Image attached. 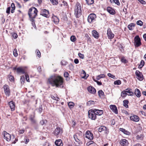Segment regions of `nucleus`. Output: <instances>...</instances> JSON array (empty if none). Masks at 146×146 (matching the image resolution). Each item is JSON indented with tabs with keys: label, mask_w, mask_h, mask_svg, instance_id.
<instances>
[{
	"label": "nucleus",
	"mask_w": 146,
	"mask_h": 146,
	"mask_svg": "<svg viewBox=\"0 0 146 146\" xmlns=\"http://www.w3.org/2000/svg\"><path fill=\"white\" fill-rule=\"evenodd\" d=\"M135 94L136 96L138 98H139L141 96V93L139 90L136 89L135 90Z\"/></svg>",
	"instance_id": "obj_28"
},
{
	"label": "nucleus",
	"mask_w": 146,
	"mask_h": 146,
	"mask_svg": "<svg viewBox=\"0 0 146 146\" xmlns=\"http://www.w3.org/2000/svg\"><path fill=\"white\" fill-rule=\"evenodd\" d=\"M121 61L122 62L124 63L126 62V60L124 57H122L121 59Z\"/></svg>",
	"instance_id": "obj_52"
},
{
	"label": "nucleus",
	"mask_w": 146,
	"mask_h": 146,
	"mask_svg": "<svg viewBox=\"0 0 146 146\" xmlns=\"http://www.w3.org/2000/svg\"><path fill=\"white\" fill-rule=\"evenodd\" d=\"M145 62L143 60H142L141 62V63L139 66V67L140 68H142Z\"/></svg>",
	"instance_id": "obj_44"
},
{
	"label": "nucleus",
	"mask_w": 146,
	"mask_h": 146,
	"mask_svg": "<svg viewBox=\"0 0 146 146\" xmlns=\"http://www.w3.org/2000/svg\"><path fill=\"white\" fill-rule=\"evenodd\" d=\"M62 133V129L60 127H56L53 132V133L57 135Z\"/></svg>",
	"instance_id": "obj_13"
},
{
	"label": "nucleus",
	"mask_w": 146,
	"mask_h": 146,
	"mask_svg": "<svg viewBox=\"0 0 146 146\" xmlns=\"http://www.w3.org/2000/svg\"><path fill=\"white\" fill-rule=\"evenodd\" d=\"M40 14L47 18L49 16L48 11L46 9L42 10Z\"/></svg>",
	"instance_id": "obj_17"
},
{
	"label": "nucleus",
	"mask_w": 146,
	"mask_h": 146,
	"mask_svg": "<svg viewBox=\"0 0 146 146\" xmlns=\"http://www.w3.org/2000/svg\"><path fill=\"white\" fill-rule=\"evenodd\" d=\"M13 54L14 55L15 57H17L18 56V53H17V50L16 49H14L13 50Z\"/></svg>",
	"instance_id": "obj_48"
},
{
	"label": "nucleus",
	"mask_w": 146,
	"mask_h": 146,
	"mask_svg": "<svg viewBox=\"0 0 146 146\" xmlns=\"http://www.w3.org/2000/svg\"><path fill=\"white\" fill-rule=\"evenodd\" d=\"M70 39L71 40L72 42H75L76 40V38L75 36L73 35L71 36Z\"/></svg>",
	"instance_id": "obj_47"
},
{
	"label": "nucleus",
	"mask_w": 146,
	"mask_h": 146,
	"mask_svg": "<svg viewBox=\"0 0 146 146\" xmlns=\"http://www.w3.org/2000/svg\"><path fill=\"white\" fill-rule=\"evenodd\" d=\"M74 62L76 64H77L79 62V60L77 59H75L74 60Z\"/></svg>",
	"instance_id": "obj_62"
},
{
	"label": "nucleus",
	"mask_w": 146,
	"mask_h": 146,
	"mask_svg": "<svg viewBox=\"0 0 146 146\" xmlns=\"http://www.w3.org/2000/svg\"><path fill=\"white\" fill-rule=\"evenodd\" d=\"M107 35L109 39H112L114 37V35L111 31V29L110 28H108Z\"/></svg>",
	"instance_id": "obj_16"
},
{
	"label": "nucleus",
	"mask_w": 146,
	"mask_h": 146,
	"mask_svg": "<svg viewBox=\"0 0 146 146\" xmlns=\"http://www.w3.org/2000/svg\"><path fill=\"white\" fill-rule=\"evenodd\" d=\"M105 77V75L104 74H102L97 76L96 79L99 80L101 78H104Z\"/></svg>",
	"instance_id": "obj_31"
},
{
	"label": "nucleus",
	"mask_w": 146,
	"mask_h": 146,
	"mask_svg": "<svg viewBox=\"0 0 146 146\" xmlns=\"http://www.w3.org/2000/svg\"><path fill=\"white\" fill-rule=\"evenodd\" d=\"M69 74L67 72H65L64 74V76L66 78H67L68 77Z\"/></svg>",
	"instance_id": "obj_56"
},
{
	"label": "nucleus",
	"mask_w": 146,
	"mask_h": 146,
	"mask_svg": "<svg viewBox=\"0 0 146 146\" xmlns=\"http://www.w3.org/2000/svg\"><path fill=\"white\" fill-rule=\"evenodd\" d=\"M25 79L26 81L28 82H29L30 80L29 79V75L26 73L25 74Z\"/></svg>",
	"instance_id": "obj_50"
},
{
	"label": "nucleus",
	"mask_w": 146,
	"mask_h": 146,
	"mask_svg": "<svg viewBox=\"0 0 146 146\" xmlns=\"http://www.w3.org/2000/svg\"><path fill=\"white\" fill-rule=\"evenodd\" d=\"M37 12L36 9L34 7H32L29 9L28 14L29 17L32 19V22L34 21L33 19L35 18L37 15Z\"/></svg>",
	"instance_id": "obj_2"
},
{
	"label": "nucleus",
	"mask_w": 146,
	"mask_h": 146,
	"mask_svg": "<svg viewBox=\"0 0 146 146\" xmlns=\"http://www.w3.org/2000/svg\"><path fill=\"white\" fill-rule=\"evenodd\" d=\"M110 108L112 111L116 114L118 113V111L116 106L114 105H111Z\"/></svg>",
	"instance_id": "obj_20"
},
{
	"label": "nucleus",
	"mask_w": 146,
	"mask_h": 146,
	"mask_svg": "<svg viewBox=\"0 0 146 146\" xmlns=\"http://www.w3.org/2000/svg\"><path fill=\"white\" fill-rule=\"evenodd\" d=\"M125 91L126 92V93H127V94L128 95H133V93L131 91V90L127 89H126Z\"/></svg>",
	"instance_id": "obj_30"
},
{
	"label": "nucleus",
	"mask_w": 146,
	"mask_h": 146,
	"mask_svg": "<svg viewBox=\"0 0 146 146\" xmlns=\"http://www.w3.org/2000/svg\"><path fill=\"white\" fill-rule=\"evenodd\" d=\"M10 107L12 111L14 110L15 109V104L14 102L12 101H11L9 103Z\"/></svg>",
	"instance_id": "obj_23"
},
{
	"label": "nucleus",
	"mask_w": 146,
	"mask_h": 146,
	"mask_svg": "<svg viewBox=\"0 0 146 146\" xmlns=\"http://www.w3.org/2000/svg\"><path fill=\"white\" fill-rule=\"evenodd\" d=\"M63 79L62 78L57 75H54L51 76L48 79V82L52 86L62 88L63 87Z\"/></svg>",
	"instance_id": "obj_1"
},
{
	"label": "nucleus",
	"mask_w": 146,
	"mask_h": 146,
	"mask_svg": "<svg viewBox=\"0 0 146 146\" xmlns=\"http://www.w3.org/2000/svg\"><path fill=\"white\" fill-rule=\"evenodd\" d=\"M95 104V102L93 101H89L87 103V106H90L92 105H94Z\"/></svg>",
	"instance_id": "obj_39"
},
{
	"label": "nucleus",
	"mask_w": 146,
	"mask_h": 146,
	"mask_svg": "<svg viewBox=\"0 0 146 146\" xmlns=\"http://www.w3.org/2000/svg\"><path fill=\"white\" fill-rule=\"evenodd\" d=\"M141 3L145 4V2L143 0H137Z\"/></svg>",
	"instance_id": "obj_59"
},
{
	"label": "nucleus",
	"mask_w": 146,
	"mask_h": 146,
	"mask_svg": "<svg viewBox=\"0 0 146 146\" xmlns=\"http://www.w3.org/2000/svg\"><path fill=\"white\" fill-rule=\"evenodd\" d=\"M46 123V121H44V120H42L40 122V124L42 125H43L44 124H45Z\"/></svg>",
	"instance_id": "obj_54"
},
{
	"label": "nucleus",
	"mask_w": 146,
	"mask_h": 146,
	"mask_svg": "<svg viewBox=\"0 0 146 146\" xmlns=\"http://www.w3.org/2000/svg\"><path fill=\"white\" fill-rule=\"evenodd\" d=\"M11 10V7H8L6 10V13L8 14L10 13Z\"/></svg>",
	"instance_id": "obj_60"
},
{
	"label": "nucleus",
	"mask_w": 146,
	"mask_h": 146,
	"mask_svg": "<svg viewBox=\"0 0 146 146\" xmlns=\"http://www.w3.org/2000/svg\"><path fill=\"white\" fill-rule=\"evenodd\" d=\"M86 1L88 5L92 4L94 2L93 0H86Z\"/></svg>",
	"instance_id": "obj_41"
},
{
	"label": "nucleus",
	"mask_w": 146,
	"mask_h": 146,
	"mask_svg": "<svg viewBox=\"0 0 146 146\" xmlns=\"http://www.w3.org/2000/svg\"><path fill=\"white\" fill-rule=\"evenodd\" d=\"M108 11L110 14L113 15L115 13V10L110 7H108L107 9Z\"/></svg>",
	"instance_id": "obj_26"
},
{
	"label": "nucleus",
	"mask_w": 146,
	"mask_h": 146,
	"mask_svg": "<svg viewBox=\"0 0 146 146\" xmlns=\"http://www.w3.org/2000/svg\"><path fill=\"white\" fill-rule=\"evenodd\" d=\"M135 45L136 47H138L141 44L140 42V39L138 36H137L134 38Z\"/></svg>",
	"instance_id": "obj_8"
},
{
	"label": "nucleus",
	"mask_w": 146,
	"mask_h": 146,
	"mask_svg": "<svg viewBox=\"0 0 146 146\" xmlns=\"http://www.w3.org/2000/svg\"><path fill=\"white\" fill-rule=\"evenodd\" d=\"M119 130L125 135H130L131 134V133L130 132L124 129L120 128L119 129Z\"/></svg>",
	"instance_id": "obj_25"
},
{
	"label": "nucleus",
	"mask_w": 146,
	"mask_h": 146,
	"mask_svg": "<svg viewBox=\"0 0 146 146\" xmlns=\"http://www.w3.org/2000/svg\"><path fill=\"white\" fill-rule=\"evenodd\" d=\"M25 131V129H21L19 130V132L20 134H23V133Z\"/></svg>",
	"instance_id": "obj_61"
},
{
	"label": "nucleus",
	"mask_w": 146,
	"mask_h": 146,
	"mask_svg": "<svg viewBox=\"0 0 146 146\" xmlns=\"http://www.w3.org/2000/svg\"><path fill=\"white\" fill-rule=\"evenodd\" d=\"M68 106L70 108H73L74 107V104L73 102H70L68 103Z\"/></svg>",
	"instance_id": "obj_37"
},
{
	"label": "nucleus",
	"mask_w": 146,
	"mask_h": 146,
	"mask_svg": "<svg viewBox=\"0 0 146 146\" xmlns=\"http://www.w3.org/2000/svg\"><path fill=\"white\" fill-rule=\"evenodd\" d=\"M3 88L5 95L6 96H9L10 94V91L9 86L7 85H5L3 86Z\"/></svg>",
	"instance_id": "obj_11"
},
{
	"label": "nucleus",
	"mask_w": 146,
	"mask_h": 146,
	"mask_svg": "<svg viewBox=\"0 0 146 146\" xmlns=\"http://www.w3.org/2000/svg\"><path fill=\"white\" fill-rule=\"evenodd\" d=\"M74 138L75 141L74 142V144L76 146H80L82 144V141L77 137V135H74Z\"/></svg>",
	"instance_id": "obj_6"
},
{
	"label": "nucleus",
	"mask_w": 146,
	"mask_h": 146,
	"mask_svg": "<svg viewBox=\"0 0 146 146\" xmlns=\"http://www.w3.org/2000/svg\"><path fill=\"white\" fill-rule=\"evenodd\" d=\"M98 131L100 132L104 131L106 133H107L109 132L108 130L104 126H102L100 127L99 128Z\"/></svg>",
	"instance_id": "obj_14"
},
{
	"label": "nucleus",
	"mask_w": 146,
	"mask_h": 146,
	"mask_svg": "<svg viewBox=\"0 0 146 146\" xmlns=\"http://www.w3.org/2000/svg\"><path fill=\"white\" fill-rule=\"evenodd\" d=\"M135 24L133 23H131L128 26V27L129 30H132L133 28L135 27Z\"/></svg>",
	"instance_id": "obj_32"
},
{
	"label": "nucleus",
	"mask_w": 146,
	"mask_h": 146,
	"mask_svg": "<svg viewBox=\"0 0 146 146\" xmlns=\"http://www.w3.org/2000/svg\"><path fill=\"white\" fill-rule=\"evenodd\" d=\"M29 139H25V144H27L29 141Z\"/></svg>",
	"instance_id": "obj_63"
},
{
	"label": "nucleus",
	"mask_w": 146,
	"mask_h": 146,
	"mask_svg": "<svg viewBox=\"0 0 146 146\" xmlns=\"http://www.w3.org/2000/svg\"><path fill=\"white\" fill-rule=\"evenodd\" d=\"M82 12L81 6L80 3L77 2L75 6L74 9V15L77 18L80 17L81 15Z\"/></svg>",
	"instance_id": "obj_3"
},
{
	"label": "nucleus",
	"mask_w": 146,
	"mask_h": 146,
	"mask_svg": "<svg viewBox=\"0 0 146 146\" xmlns=\"http://www.w3.org/2000/svg\"><path fill=\"white\" fill-rule=\"evenodd\" d=\"M25 81V79L24 76H22L20 78V82H21V84H23Z\"/></svg>",
	"instance_id": "obj_36"
},
{
	"label": "nucleus",
	"mask_w": 146,
	"mask_h": 146,
	"mask_svg": "<svg viewBox=\"0 0 146 146\" xmlns=\"http://www.w3.org/2000/svg\"><path fill=\"white\" fill-rule=\"evenodd\" d=\"M55 144L57 146H62L63 143L60 139L56 140L55 142Z\"/></svg>",
	"instance_id": "obj_27"
},
{
	"label": "nucleus",
	"mask_w": 146,
	"mask_h": 146,
	"mask_svg": "<svg viewBox=\"0 0 146 146\" xmlns=\"http://www.w3.org/2000/svg\"><path fill=\"white\" fill-rule=\"evenodd\" d=\"M53 21L56 24H58L59 21V19L56 16H54L52 17Z\"/></svg>",
	"instance_id": "obj_29"
},
{
	"label": "nucleus",
	"mask_w": 146,
	"mask_h": 146,
	"mask_svg": "<svg viewBox=\"0 0 146 146\" xmlns=\"http://www.w3.org/2000/svg\"><path fill=\"white\" fill-rule=\"evenodd\" d=\"M17 72L20 74H26L25 68L23 67H19L16 69Z\"/></svg>",
	"instance_id": "obj_9"
},
{
	"label": "nucleus",
	"mask_w": 146,
	"mask_h": 146,
	"mask_svg": "<svg viewBox=\"0 0 146 146\" xmlns=\"http://www.w3.org/2000/svg\"><path fill=\"white\" fill-rule=\"evenodd\" d=\"M114 84L115 85H119L121 84V82L120 80H117L114 81Z\"/></svg>",
	"instance_id": "obj_43"
},
{
	"label": "nucleus",
	"mask_w": 146,
	"mask_h": 146,
	"mask_svg": "<svg viewBox=\"0 0 146 146\" xmlns=\"http://www.w3.org/2000/svg\"><path fill=\"white\" fill-rule=\"evenodd\" d=\"M78 55L80 58L82 59H84V55L80 53L78 54Z\"/></svg>",
	"instance_id": "obj_53"
},
{
	"label": "nucleus",
	"mask_w": 146,
	"mask_h": 146,
	"mask_svg": "<svg viewBox=\"0 0 146 146\" xmlns=\"http://www.w3.org/2000/svg\"><path fill=\"white\" fill-rule=\"evenodd\" d=\"M12 36L15 39L18 36L17 34L16 33H14L13 34Z\"/></svg>",
	"instance_id": "obj_58"
},
{
	"label": "nucleus",
	"mask_w": 146,
	"mask_h": 146,
	"mask_svg": "<svg viewBox=\"0 0 146 146\" xmlns=\"http://www.w3.org/2000/svg\"><path fill=\"white\" fill-rule=\"evenodd\" d=\"M96 16L94 13L90 14L88 17V21L90 23H92L95 21Z\"/></svg>",
	"instance_id": "obj_5"
},
{
	"label": "nucleus",
	"mask_w": 146,
	"mask_h": 146,
	"mask_svg": "<svg viewBox=\"0 0 146 146\" xmlns=\"http://www.w3.org/2000/svg\"><path fill=\"white\" fill-rule=\"evenodd\" d=\"M119 143L121 146H128L129 144L128 141L125 139H121Z\"/></svg>",
	"instance_id": "obj_15"
},
{
	"label": "nucleus",
	"mask_w": 146,
	"mask_h": 146,
	"mask_svg": "<svg viewBox=\"0 0 146 146\" xmlns=\"http://www.w3.org/2000/svg\"><path fill=\"white\" fill-rule=\"evenodd\" d=\"M36 52L37 53V54L38 56L40 57V52L39 50H37L36 51Z\"/></svg>",
	"instance_id": "obj_57"
},
{
	"label": "nucleus",
	"mask_w": 146,
	"mask_h": 146,
	"mask_svg": "<svg viewBox=\"0 0 146 146\" xmlns=\"http://www.w3.org/2000/svg\"><path fill=\"white\" fill-rule=\"evenodd\" d=\"M88 117L92 120H94L96 118V113L94 111V110H90L88 111Z\"/></svg>",
	"instance_id": "obj_4"
},
{
	"label": "nucleus",
	"mask_w": 146,
	"mask_h": 146,
	"mask_svg": "<svg viewBox=\"0 0 146 146\" xmlns=\"http://www.w3.org/2000/svg\"><path fill=\"white\" fill-rule=\"evenodd\" d=\"M53 5H57L58 3L57 0H50Z\"/></svg>",
	"instance_id": "obj_45"
},
{
	"label": "nucleus",
	"mask_w": 146,
	"mask_h": 146,
	"mask_svg": "<svg viewBox=\"0 0 146 146\" xmlns=\"http://www.w3.org/2000/svg\"><path fill=\"white\" fill-rule=\"evenodd\" d=\"M130 119L131 120L135 122H138L139 119L138 116L135 115L130 116Z\"/></svg>",
	"instance_id": "obj_19"
},
{
	"label": "nucleus",
	"mask_w": 146,
	"mask_h": 146,
	"mask_svg": "<svg viewBox=\"0 0 146 146\" xmlns=\"http://www.w3.org/2000/svg\"><path fill=\"white\" fill-rule=\"evenodd\" d=\"M114 2L118 5H120V3L118 0H113Z\"/></svg>",
	"instance_id": "obj_55"
},
{
	"label": "nucleus",
	"mask_w": 146,
	"mask_h": 146,
	"mask_svg": "<svg viewBox=\"0 0 146 146\" xmlns=\"http://www.w3.org/2000/svg\"><path fill=\"white\" fill-rule=\"evenodd\" d=\"M63 5L64 6H66L67 5V3L65 1H63L62 2Z\"/></svg>",
	"instance_id": "obj_64"
},
{
	"label": "nucleus",
	"mask_w": 146,
	"mask_h": 146,
	"mask_svg": "<svg viewBox=\"0 0 146 146\" xmlns=\"http://www.w3.org/2000/svg\"><path fill=\"white\" fill-rule=\"evenodd\" d=\"M51 97L52 99L56 100L57 101H58L59 100H60V98L56 96H54L52 95L51 96Z\"/></svg>",
	"instance_id": "obj_40"
},
{
	"label": "nucleus",
	"mask_w": 146,
	"mask_h": 146,
	"mask_svg": "<svg viewBox=\"0 0 146 146\" xmlns=\"http://www.w3.org/2000/svg\"><path fill=\"white\" fill-rule=\"evenodd\" d=\"M137 24L140 26H142L143 25V23L141 20L138 21L137 22Z\"/></svg>",
	"instance_id": "obj_49"
},
{
	"label": "nucleus",
	"mask_w": 146,
	"mask_h": 146,
	"mask_svg": "<svg viewBox=\"0 0 146 146\" xmlns=\"http://www.w3.org/2000/svg\"><path fill=\"white\" fill-rule=\"evenodd\" d=\"M108 76L110 77H111V78H113V79H115V76L114 75H112V74H111V73H108Z\"/></svg>",
	"instance_id": "obj_51"
},
{
	"label": "nucleus",
	"mask_w": 146,
	"mask_h": 146,
	"mask_svg": "<svg viewBox=\"0 0 146 146\" xmlns=\"http://www.w3.org/2000/svg\"><path fill=\"white\" fill-rule=\"evenodd\" d=\"M143 138V136L142 135H137L136 136V138L137 140H142Z\"/></svg>",
	"instance_id": "obj_38"
},
{
	"label": "nucleus",
	"mask_w": 146,
	"mask_h": 146,
	"mask_svg": "<svg viewBox=\"0 0 146 146\" xmlns=\"http://www.w3.org/2000/svg\"><path fill=\"white\" fill-rule=\"evenodd\" d=\"M98 94L100 97H103L104 96V92L102 90H100L98 92Z\"/></svg>",
	"instance_id": "obj_34"
},
{
	"label": "nucleus",
	"mask_w": 146,
	"mask_h": 146,
	"mask_svg": "<svg viewBox=\"0 0 146 146\" xmlns=\"http://www.w3.org/2000/svg\"><path fill=\"white\" fill-rule=\"evenodd\" d=\"M88 91L90 93L94 94H95L96 91L95 88L93 87L90 86L87 88Z\"/></svg>",
	"instance_id": "obj_18"
},
{
	"label": "nucleus",
	"mask_w": 146,
	"mask_h": 146,
	"mask_svg": "<svg viewBox=\"0 0 146 146\" xmlns=\"http://www.w3.org/2000/svg\"><path fill=\"white\" fill-rule=\"evenodd\" d=\"M123 106L126 108H128V104L129 103V101L127 100H125L123 101Z\"/></svg>",
	"instance_id": "obj_33"
},
{
	"label": "nucleus",
	"mask_w": 146,
	"mask_h": 146,
	"mask_svg": "<svg viewBox=\"0 0 146 146\" xmlns=\"http://www.w3.org/2000/svg\"><path fill=\"white\" fill-rule=\"evenodd\" d=\"M92 33L93 36L94 38H99V34L95 30L93 31Z\"/></svg>",
	"instance_id": "obj_24"
},
{
	"label": "nucleus",
	"mask_w": 146,
	"mask_h": 146,
	"mask_svg": "<svg viewBox=\"0 0 146 146\" xmlns=\"http://www.w3.org/2000/svg\"><path fill=\"white\" fill-rule=\"evenodd\" d=\"M86 137L90 140L93 139V136L92 133L90 131H87L86 133Z\"/></svg>",
	"instance_id": "obj_12"
},
{
	"label": "nucleus",
	"mask_w": 146,
	"mask_h": 146,
	"mask_svg": "<svg viewBox=\"0 0 146 146\" xmlns=\"http://www.w3.org/2000/svg\"><path fill=\"white\" fill-rule=\"evenodd\" d=\"M81 76L82 78L84 79H86L89 76L88 74H86V72L84 70H82V71Z\"/></svg>",
	"instance_id": "obj_21"
},
{
	"label": "nucleus",
	"mask_w": 146,
	"mask_h": 146,
	"mask_svg": "<svg viewBox=\"0 0 146 146\" xmlns=\"http://www.w3.org/2000/svg\"><path fill=\"white\" fill-rule=\"evenodd\" d=\"M2 134L4 136V139H5L7 141H9L10 140L11 136L10 134L5 131H4Z\"/></svg>",
	"instance_id": "obj_10"
},
{
	"label": "nucleus",
	"mask_w": 146,
	"mask_h": 146,
	"mask_svg": "<svg viewBox=\"0 0 146 146\" xmlns=\"http://www.w3.org/2000/svg\"><path fill=\"white\" fill-rule=\"evenodd\" d=\"M94 111L96 113V115H102L104 112V111L103 110H100L96 109H94Z\"/></svg>",
	"instance_id": "obj_22"
},
{
	"label": "nucleus",
	"mask_w": 146,
	"mask_h": 146,
	"mask_svg": "<svg viewBox=\"0 0 146 146\" xmlns=\"http://www.w3.org/2000/svg\"><path fill=\"white\" fill-rule=\"evenodd\" d=\"M137 78L140 81H142L143 79V76L142 73L139 70H136L135 73Z\"/></svg>",
	"instance_id": "obj_7"
},
{
	"label": "nucleus",
	"mask_w": 146,
	"mask_h": 146,
	"mask_svg": "<svg viewBox=\"0 0 146 146\" xmlns=\"http://www.w3.org/2000/svg\"><path fill=\"white\" fill-rule=\"evenodd\" d=\"M8 78L9 80L11 82L14 81V78L13 76L11 75H9L8 76Z\"/></svg>",
	"instance_id": "obj_42"
},
{
	"label": "nucleus",
	"mask_w": 146,
	"mask_h": 146,
	"mask_svg": "<svg viewBox=\"0 0 146 146\" xmlns=\"http://www.w3.org/2000/svg\"><path fill=\"white\" fill-rule=\"evenodd\" d=\"M127 94V93H126V92H125V91H122L121 93V96L122 97H125Z\"/></svg>",
	"instance_id": "obj_46"
},
{
	"label": "nucleus",
	"mask_w": 146,
	"mask_h": 146,
	"mask_svg": "<svg viewBox=\"0 0 146 146\" xmlns=\"http://www.w3.org/2000/svg\"><path fill=\"white\" fill-rule=\"evenodd\" d=\"M35 116L34 115H31L30 116V119L33 123H35L36 122V120L34 119Z\"/></svg>",
	"instance_id": "obj_35"
}]
</instances>
